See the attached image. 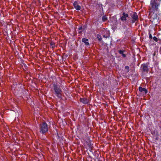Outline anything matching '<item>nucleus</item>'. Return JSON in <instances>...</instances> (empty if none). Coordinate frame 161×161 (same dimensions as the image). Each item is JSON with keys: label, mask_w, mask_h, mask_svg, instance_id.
I'll list each match as a JSON object with an SVG mask.
<instances>
[{"label": "nucleus", "mask_w": 161, "mask_h": 161, "mask_svg": "<svg viewBox=\"0 0 161 161\" xmlns=\"http://www.w3.org/2000/svg\"><path fill=\"white\" fill-rule=\"evenodd\" d=\"M161 5V0H152L150 3V9L157 11Z\"/></svg>", "instance_id": "f257e3e1"}, {"label": "nucleus", "mask_w": 161, "mask_h": 161, "mask_svg": "<svg viewBox=\"0 0 161 161\" xmlns=\"http://www.w3.org/2000/svg\"><path fill=\"white\" fill-rule=\"evenodd\" d=\"M53 86L55 94L58 97H61L62 91L59 86L56 83L53 84Z\"/></svg>", "instance_id": "f03ea898"}, {"label": "nucleus", "mask_w": 161, "mask_h": 161, "mask_svg": "<svg viewBox=\"0 0 161 161\" xmlns=\"http://www.w3.org/2000/svg\"><path fill=\"white\" fill-rule=\"evenodd\" d=\"M40 132L44 134L48 131V126L45 122H43L39 125Z\"/></svg>", "instance_id": "7ed1b4c3"}, {"label": "nucleus", "mask_w": 161, "mask_h": 161, "mask_svg": "<svg viewBox=\"0 0 161 161\" xmlns=\"http://www.w3.org/2000/svg\"><path fill=\"white\" fill-rule=\"evenodd\" d=\"M132 13L130 14V16L131 18V23L133 24L136 22V25L137 22L139 20L138 16L137 13L136 12H131Z\"/></svg>", "instance_id": "20e7f679"}, {"label": "nucleus", "mask_w": 161, "mask_h": 161, "mask_svg": "<svg viewBox=\"0 0 161 161\" xmlns=\"http://www.w3.org/2000/svg\"><path fill=\"white\" fill-rule=\"evenodd\" d=\"M82 139L84 142L88 146L89 148L92 149L93 147L92 146L93 145L91 143V141L90 140L89 137L85 136L83 137Z\"/></svg>", "instance_id": "39448f33"}, {"label": "nucleus", "mask_w": 161, "mask_h": 161, "mask_svg": "<svg viewBox=\"0 0 161 161\" xmlns=\"http://www.w3.org/2000/svg\"><path fill=\"white\" fill-rule=\"evenodd\" d=\"M141 68L142 72H146V73H148L149 69L148 66L147 64H142Z\"/></svg>", "instance_id": "423d86ee"}, {"label": "nucleus", "mask_w": 161, "mask_h": 161, "mask_svg": "<svg viewBox=\"0 0 161 161\" xmlns=\"http://www.w3.org/2000/svg\"><path fill=\"white\" fill-rule=\"evenodd\" d=\"M139 91L140 92V94H142L143 95H146L147 93V90L144 88H143L141 86L139 87Z\"/></svg>", "instance_id": "0eeeda50"}, {"label": "nucleus", "mask_w": 161, "mask_h": 161, "mask_svg": "<svg viewBox=\"0 0 161 161\" xmlns=\"http://www.w3.org/2000/svg\"><path fill=\"white\" fill-rule=\"evenodd\" d=\"M122 14V16L120 18V20L123 21H126V18L128 17V14H126L125 12H123Z\"/></svg>", "instance_id": "6e6552de"}, {"label": "nucleus", "mask_w": 161, "mask_h": 161, "mask_svg": "<svg viewBox=\"0 0 161 161\" xmlns=\"http://www.w3.org/2000/svg\"><path fill=\"white\" fill-rule=\"evenodd\" d=\"M73 6L77 10H79L80 9L81 7L78 4L77 1H75L73 3Z\"/></svg>", "instance_id": "1a4fd4ad"}, {"label": "nucleus", "mask_w": 161, "mask_h": 161, "mask_svg": "<svg viewBox=\"0 0 161 161\" xmlns=\"http://www.w3.org/2000/svg\"><path fill=\"white\" fill-rule=\"evenodd\" d=\"M80 100L81 102L85 104H88L89 103L87 99L85 97L81 98H80Z\"/></svg>", "instance_id": "9d476101"}, {"label": "nucleus", "mask_w": 161, "mask_h": 161, "mask_svg": "<svg viewBox=\"0 0 161 161\" xmlns=\"http://www.w3.org/2000/svg\"><path fill=\"white\" fill-rule=\"evenodd\" d=\"M88 39L83 38L82 39V42H84L85 45L87 46H89L90 45L89 43L88 42Z\"/></svg>", "instance_id": "9b49d317"}, {"label": "nucleus", "mask_w": 161, "mask_h": 161, "mask_svg": "<svg viewBox=\"0 0 161 161\" xmlns=\"http://www.w3.org/2000/svg\"><path fill=\"white\" fill-rule=\"evenodd\" d=\"M125 52V50H119L118 51L119 53L121 54L123 58H125L126 57V55L125 54H124V53Z\"/></svg>", "instance_id": "f8f14e48"}, {"label": "nucleus", "mask_w": 161, "mask_h": 161, "mask_svg": "<svg viewBox=\"0 0 161 161\" xmlns=\"http://www.w3.org/2000/svg\"><path fill=\"white\" fill-rule=\"evenodd\" d=\"M97 38L98 39V40L99 42H101L102 41V38L100 35L97 34Z\"/></svg>", "instance_id": "ddd939ff"}, {"label": "nucleus", "mask_w": 161, "mask_h": 161, "mask_svg": "<svg viewBox=\"0 0 161 161\" xmlns=\"http://www.w3.org/2000/svg\"><path fill=\"white\" fill-rule=\"evenodd\" d=\"M50 45L52 46V47L53 49L55 47V43L52 41L50 43Z\"/></svg>", "instance_id": "4468645a"}, {"label": "nucleus", "mask_w": 161, "mask_h": 161, "mask_svg": "<svg viewBox=\"0 0 161 161\" xmlns=\"http://www.w3.org/2000/svg\"><path fill=\"white\" fill-rule=\"evenodd\" d=\"M108 19L106 15H104L102 17V20L103 21L105 22Z\"/></svg>", "instance_id": "2eb2a0df"}, {"label": "nucleus", "mask_w": 161, "mask_h": 161, "mask_svg": "<svg viewBox=\"0 0 161 161\" xmlns=\"http://www.w3.org/2000/svg\"><path fill=\"white\" fill-rule=\"evenodd\" d=\"M153 39L155 42H157L158 41V39L156 36H154Z\"/></svg>", "instance_id": "dca6fc26"}, {"label": "nucleus", "mask_w": 161, "mask_h": 161, "mask_svg": "<svg viewBox=\"0 0 161 161\" xmlns=\"http://www.w3.org/2000/svg\"><path fill=\"white\" fill-rule=\"evenodd\" d=\"M125 69L128 70L127 72H128L129 71V67L128 66H125Z\"/></svg>", "instance_id": "f3484780"}, {"label": "nucleus", "mask_w": 161, "mask_h": 161, "mask_svg": "<svg viewBox=\"0 0 161 161\" xmlns=\"http://www.w3.org/2000/svg\"><path fill=\"white\" fill-rule=\"evenodd\" d=\"M149 38L150 39H152L153 38V37L151 34H149Z\"/></svg>", "instance_id": "a211bd4d"}, {"label": "nucleus", "mask_w": 161, "mask_h": 161, "mask_svg": "<svg viewBox=\"0 0 161 161\" xmlns=\"http://www.w3.org/2000/svg\"><path fill=\"white\" fill-rule=\"evenodd\" d=\"M83 29V28L82 26L80 27L79 28H78V30H82Z\"/></svg>", "instance_id": "6ab92c4d"}, {"label": "nucleus", "mask_w": 161, "mask_h": 161, "mask_svg": "<svg viewBox=\"0 0 161 161\" xmlns=\"http://www.w3.org/2000/svg\"><path fill=\"white\" fill-rule=\"evenodd\" d=\"M156 17H155V18H154V17H153V19H157V14H156Z\"/></svg>", "instance_id": "aec40b11"}, {"label": "nucleus", "mask_w": 161, "mask_h": 161, "mask_svg": "<svg viewBox=\"0 0 161 161\" xmlns=\"http://www.w3.org/2000/svg\"><path fill=\"white\" fill-rule=\"evenodd\" d=\"M82 31H80L78 32V33L79 34H81L82 33Z\"/></svg>", "instance_id": "412c9836"}, {"label": "nucleus", "mask_w": 161, "mask_h": 161, "mask_svg": "<svg viewBox=\"0 0 161 161\" xmlns=\"http://www.w3.org/2000/svg\"><path fill=\"white\" fill-rule=\"evenodd\" d=\"M103 37H104V38H107L108 37V36H106L105 35H103Z\"/></svg>", "instance_id": "4be33fe9"}]
</instances>
